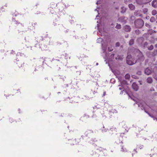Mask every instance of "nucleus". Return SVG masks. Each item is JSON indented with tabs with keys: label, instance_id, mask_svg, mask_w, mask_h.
I'll return each mask as SVG.
<instances>
[{
	"label": "nucleus",
	"instance_id": "obj_1",
	"mask_svg": "<svg viewBox=\"0 0 157 157\" xmlns=\"http://www.w3.org/2000/svg\"><path fill=\"white\" fill-rule=\"evenodd\" d=\"M132 59L130 56H128L127 57V63L128 64L131 65L136 63V61H132Z\"/></svg>",
	"mask_w": 157,
	"mask_h": 157
},
{
	"label": "nucleus",
	"instance_id": "obj_2",
	"mask_svg": "<svg viewBox=\"0 0 157 157\" xmlns=\"http://www.w3.org/2000/svg\"><path fill=\"white\" fill-rule=\"evenodd\" d=\"M135 25L138 27L142 26L143 25V22L141 20H136L135 22Z\"/></svg>",
	"mask_w": 157,
	"mask_h": 157
},
{
	"label": "nucleus",
	"instance_id": "obj_3",
	"mask_svg": "<svg viewBox=\"0 0 157 157\" xmlns=\"http://www.w3.org/2000/svg\"><path fill=\"white\" fill-rule=\"evenodd\" d=\"M144 72L145 74L148 75L151 73V71L148 68H147L145 70Z\"/></svg>",
	"mask_w": 157,
	"mask_h": 157
},
{
	"label": "nucleus",
	"instance_id": "obj_4",
	"mask_svg": "<svg viewBox=\"0 0 157 157\" xmlns=\"http://www.w3.org/2000/svg\"><path fill=\"white\" fill-rule=\"evenodd\" d=\"M132 87L133 89L136 91H137L138 90V86L135 83H133L132 85Z\"/></svg>",
	"mask_w": 157,
	"mask_h": 157
},
{
	"label": "nucleus",
	"instance_id": "obj_5",
	"mask_svg": "<svg viewBox=\"0 0 157 157\" xmlns=\"http://www.w3.org/2000/svg\"><path fill=\"white\" fill-rule=\"evenodd\" d=\"M152 4L153 6L155 7H157V0H155L153 1Z\"/></svg>",
	"mask_w": 157,
	"mask_h": 157
},
{
	"label": "nucleus",
	"instance_id": "obj_6",
	"mask_svg": "<svg viewBox=\"0 0 157 157\" xmlns=\"http://www.w3.org/2000/svg\"><path fill=\"white\" fill-rule=\"evenodd\" d=\"M124 29L125 31H129L131 29L130 27L127 25L125 26L124 27Z\"/></svg>",
	"mask_w": 157,
	"mask_h": 157
},
{
	"label": "nucleus",
	"instance_id": "obj_7",
	"mask_svg": "<svg viewBox=\"0 0 157 157\" xmlns=\"http://www.w3.org/2000/svg\"><path fill=\"white\" fill-rule=\"evenodd\" d=\"M129 7L131 10H133L134 9L135 6L133 5L132 4H130L128 5Z\"/></svg>",
	"mask_w": 157,
	"mask_h": 157
},
{
	"label": "nucleus",
	"instance_id": "obj_8",
	"mask_svg": "<svg viewBox=\"0 0 157 157\" xmlns=\"http://www.w3.org/2000/svg\"><path fill=\"white\" fill-rule=\"evenodd\" d=\"M147 82L149 83H151L152 82V79L151 78H148L147 79Z\"/></svg>",
	"mask_w": 157,
	"mask_h": 157
},
{
	"label": "nucleus",
	"instance_id": "obj_9",
	"mask_svg": "<svg viewBox=\"0 0 157 157\" xmlns=\"http://www.w3.org/2000/svg\"><path fill=\"white\" fill-rule=\"evenodd\" d=\"M125 78L127 79H128L130 78V76L129 75L127 74L125 75Z\"/></svg>",
	"mask_w": 157,
	"mask_h": 157
},
{
	"label": "nucleus",
	"instance_id": "obj_10",
	"mask_svg": "<svg viewBox=\"0 0 157 157\" xmlns=\"http://www.w3.org/2000/svg\"><path fill=\"white\" fill-rule=\"evenodd\" d=\"M134 40H130L129 44L130 45H132L133 44Z\"/></svg>",
	"mask_w": 157,
	"mask_h": 157
},
{
	"label": "nucleus",
	"instance_id": "obj_11",
	"mask_svg": "<svg viewBox=\"0 0 157 157\" xmlns=\"http://www.w3.org/2000/svg\"><path fill=\"white\" fill-rule=\"evenodd\" d=\"M156 11L155 10H153L152 11V14L153 15H155L156 14Z\"/></svg>",
	"mask_w": 157,
	"mask_h": 157
},
{
	"label": "nucleus",
	"instance_id": "obj_12",
	"mask_svg": "<svg viewBox=\"0 0 157 157\" xmlns=\"http://www.w3.org/2000/svg\"><path fill=\"white\" fill-rule=\"evenodd\" d=\"M116 27L117 29H120L121 27V25H116Z\"/></svg>",
	"mask_w": 157,
	"mask_h": 157
},
{
	"label": "nucleus",
	"instance_id": "obj_13",
	"mask_svg": "<svg viewBox=\"0 0 157 157\" xmlns=\"http://www.w3.org/2000/svg\"><path fill=\"white\" fill-rule=\"evenodd\" d=\"M138 74L139 75H140L141 74V72H138Z\"/></svg>",
	"mask_w": 157,
	"mask_h": 157
},
{
	"label": "nucleus",
	"instance_id": "obj_14",
	"mask_svg": "<svg viewBox=\"0 0 157 157\" xmlns=\"http://www.w3.org/2000/svg\"><path fill=\"white\" fill-rule=\"evenodd\" d=\"M117 44V46H119V45H118V43H117V44Z\"/></svg>",
	"mask_w": 157,
	"mask_h": 157
},
{
	"label": "nucleus",
	"instance_id": "obj_15",
	"mask_svg": "<svg viewBox=\"0 0 157 157\" xmlns=\"http://www.w3.org/2000/svg\"><path fill=\"white\" fill-rule=\"evenodd\" d=\"M119 89H120V90H121V88H119Z\"/></svg>",
	"mask_w": 157,
	"mask_h": 157
},
{
	"label": "nucleus",
	"instance_id": "obj_16",
	"mask_svg": "<svg viewBox=\"0 0 157 157\" xmlns=\"http://www.w3.org/2000/svg\"><path fill=\"white\" fill-rule=\"evenodd\" d=\"M152 19V18H151V20Z\"/></svg>",
	"mask_w": 157,
	"mask_h": 157
},
{
	"label": "nucleus",
	"instance_id": "obj_17",
	"mask_svg": "<svg viewBox=\"0 0 157 157\" xmlns=\"http://www.w3.org/2000/svg\"><path fill=\"white\" fill-rule=\"evenodd\" d=\"M98 64V63H97L96 65H97Z\"/></svg>",
	"mask_w": 157,
	"mask_h": 157
},
{
	"label": "nucleus",
	"instance_id": "obj_18",
	"mask_svg": "<svg viewBox=\"0 0 157 157\" xmlns=\"http://www.w3.org/2000/svg\"><path fill=\"white\" fill-rule=\"evenodd\" d=\"M153 48V47H152V48Z\"/></svg>",
	"mask_w": 157,
	"mask_h": 157
},
{
	"label": "nucleus",
	"instance_id": "obj_19",
	"mask_svg": "<svg viewBox=\"0 0 157 157\" xmlns=\"http://www.w3.org/2000/svg\"><path fill=\"white\" fill-rule=\"evenodd\" d=\"M111 51V50H109V51Z\"/></svg>",
	"mask_w": 157,
	"mask_h": 157
}]
</instances>
